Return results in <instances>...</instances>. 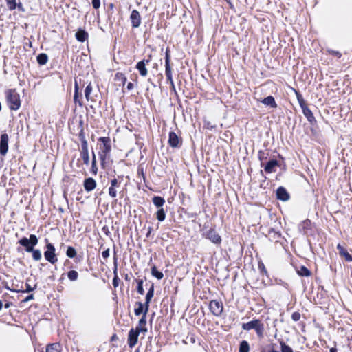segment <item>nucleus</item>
<instances>
[{
  "label": "nucleus",
  "mask_w": 352,
  "mask_h": 352,
  "mask_svg": "<svg viewBox=\"0 0 352 352\" xmlns=\"http://www.w3.org/2000/svg\"><path fill=\"white\" fill-rule=\"evenodd\" d=\"M38 241V238L34 234H30L29 239L23 237L19 241V244L25 248L26 252L32 253V258L36 261H40L42 257L41 252L34 249Z\"/></svg>",
  "instance_id": "f257e3e1"
},
{
  "label": "nucleus",
  "mask_w": 352,
  "mask_h": 352,
  "mask_svg": "<svg viewBox=\"0 0 352 352\" xmlns=\"http://www.w3.org/2000/svg\"><path fill=\"white\" fill-rule=\"evenodd\" d=\"M5 96L8 105L10 109L16 111L20 108V96L15 89H10L6 90Z\"/></svg>",
  "instance_id": "f03ea898"
},
{
  "label": "nucleus",
  "mask_w": 352,
  "mask_h": 352,
  "mask_svg": "<svg viewBox=\"0 0 352 352\" xmlns=\"http://www.w3.org/2000/svg\"><path fill=\"white\" fill-rule=\"evenodd\" d=\"M243 329L245 330L255 329L259 336H262L264 330L263 324L258 320H254L244 323L243 324Z\"/></svg>",
  "instance_id": "7ed1b4c3"
},
{
  "label": "nucleus",
  "mask_w": 352,
  "mask_h": 352,
  "mask_svg": "<svg viewBox=\"0 0 352 352\" xmlns=\"http://www.w3.org/2000/svg\"><path fill=\"white\" fill-rule=\"evenodd\" d=\"M99 141L102 142L100 155L101 159L104 160L111 150V140L109 138H100Z\"/></svg>",
  "instance_id": "20e7f679"
},
{
  "label": "nucleus",
  "mask_w": 352,
  "mask_h": 352,
  "mask_svg": "<svg viewBox=\"0 0 352 352\" xmlns=\"http://www.w3.org/2000/svg\"><path fill=\"white\" fill-rule=\"evenodd\" d=\"M47 250L44 252L45 258L50 263L54 264L57 261L55 254V248L52 243L46 245Z\"/></svg>",
  "instance_id": "39448f33"
},
{
  "label": "nucleus",
  "mask_w": 352,
  "mask_h": 352,
  "mask_svg": "<svg viewBox=\"0 0 352 352\" xmlns=\"http://www.w3.org/2000/svg\"><path fill=\"white\" fill-rule=\"evenodd\" d=\"M140 333V332L133 328L130 329L128 335V344L129 347L133 348L137 344Z\"/></svg>",
  "instance_id": "423d86ee"
},
{
  "label": "nucleus",
  "mask_w": 352,
  "mask_h": 352,
  "mask_svg": "<svg viewBox=\"0 0 352 352\" xmlns=\"http://www.w3.org/2000/svg\"><path fill=\"white\" fill-rule=\"evenodd\" d=\"M210 309L215 316H220L223 311V305L217 300H212L209 305Z\"/></svg>",
  "instance_id": "0eeeda50"
},
{
  "label": "nucleus",
  "mask_w": 352,
  "mask_h": 352,
  "mask_svg": "<svg viewBox=\"0 0 352 352\" xmlns=\"http://www.w3.org/2000/svg\"><path fill=\"white\" fill-rule=\"evenodd\" d=\"M8 140L9 138L6 133L1 135L0 140V153L1 155H6L8 150Z\"/></svg>",
  "instance_id": "6e6552de"
},
{
  "label": "nucleus",
  "mask_w": 352,
  "mask_h": 352,
  "mask_svg": "<svg viewBox=\"0 0 352 352\" xmlns=\"http://www.w3.org/2000/svg\"><path fill=\"white\" fill-rule=\"evenodd\" d=\"M168 144L173 148L179 147L182 145V140L175 132H170Z\"/></svg>",
  "instance_id": "1a4fd4ad"
},
{
  "label": "nucleus",
  "mask_w": 352,
  "mask_h": 352,
  "mask_svg": "<svg viewBox=\"0 0 352 352\" xmlns=\"http://www.w3.org/2000/svg\"><path fill=\"white\" fill-rule=\"evenodd\" d=\"M146 314L144 313L142 318L140 319L138 326L134 329L135 330L145 333L147 331V328L146 327Z\"/></svg>",
  "instance_id": "9d476101"
},
{
  "label": "nucleus",
  "mask_w": 352,
  "mask_h": 352,
  "mask_svg": "<svg viewBox=\"0 0 352 352\" xmlns=\"http://www.w3.org/2000/svg\"><path fill=\"white\" fill-rule=\"evenodd\" d=\"M130 19L133 28H138L140 26L141 23V18L138 11L136 10H133L131 12Z\"/></svg>",
  "instance_id": "9b49d317"
},
{
  "label": "nucleus",
  "mask_w": 352,
  "mask_h": 352,
  "mask_svg": "<svg viewBox=\"0 0 352 352\" xmlns=\"http://www.w3.org/2000/svg\"><path fill=\"white\" fill-rule=\"evenodd\" d=\"M149 63V60H142L139 61L136 64V69L139 71L140 74L142 76H146L148 74L147 69L146 68V64Z\"/></svg>",
  "instance_id": "f8f14e48"
},
{
  "label": "nucleus",
  "mask_w": 352,
  "mask_h": 352,
  "mask_svg": "<svg viewBox=\"0 0 352 352\" xmlns=\"http://www.w3.org/2000/svg\"><path fill=\"white\" fill-rule=\"evenodd\" d=\"M83 186L87 192H90L96 188V182L93 178L89 177L84 181Z\"/></svg>",
  "instance_id": "ddd939ff"
},
{
  "label": "nucleus",
  "mask_w": 352,
  "mask_h": 352,
  "mask_svg": "<svg viewBox=\"0 0 352 352\" xmlns=\"http://www.w3.org/2000/svg\"><path fill=\"white\" fill-rule=\"evenodd\" d=\"M277 198L281 201H287L289 198V194L287 190L283 188L279 187L276 190Z\"/></svg>",
  "instance_id": "4468645a"
},
{
  "label": "nucleus",
  "mask_w": 352,
  "mask_h": 352,
  "mask_svg": "<svg viewBox=\"0 0 352 352\" xmlns=\"http://www.w3.org/2000/svg\"><path fill=\"white\" fill-rule=\"evenodd\" d=\"M207 238L210 239L212 243L218 244L221 243V237L214 230H209L207 233Z\"/></svg>",
  "instance_id": "2eb2a0df"
},
{
  "label": "nucleus",
  "mask_w": 352,
  "mask_h": 352,
  "mask_svg": "<svg viewBox=\"0 0 352 352\" xmlns=\"http://www.w3.org/2000/svg\"><path fill=\"white\" fill-rule=\"evenodd\" d=\"M154 295V287L152 285L148 289L146 296V302H145V313H147L148 311L149 303Z\"/></svg>",
  "instance_id": "dca6fc26"
},
{
  "label": "nucleus",
  "mask_w": 352,
  "mask_h": 352,
  "mask_svg": "<svg viewBox=\"0 0 352 352\" xmlns=\"http://www.w3.org/2000/svg\"><path fill=\"white\" fill-rule=\"evenodd\" d=\"M277 166L278 162L276 160H270L267 163L266 166H265V170L268 173H274L276 171V168Z\"/></svg>",
  "instance_id": "f3484780"
},
{
  "label": "nucleus",
  "mask_w": 352,
  "mask_h": 352,
  "mask_svg": "<svg viewBox=\"0 0 352 352\" xmlns=\"http://www.w3.org/2000/svg\"><path fill=\"white\" fill-rule=\"evenodd\" d=\"M62 346L59 343L49 344L46 346L45 352H61Z\"/></svg>",
  "instance_id": "a211bd4d"
},
{
  "label": "nucleus",
  "mask_w": 352,
  "mask_h": 352,
  "mask_svg": "<svg viewBox=\"0 0 352 352\" xmlns=\"http://www.w3.org/2000/svg\"><path fill=\"white\" fill-rule=\"evenodd\" d=\"M301 108L304 116L309 122H312L314 120V116L311 111L307 107L305 104H301Z\"/></svg>",
  "instance_id": "6ab92c4d"
},
{
  "label": "nucleus",
  "mask_w": 352,
  "mask_h": 352,
  "mask_svg": "<svg viewBox=\"0 0 352 352\" xmlns=\"http://www.w3.org/2000/svg\"><path fill=\"white\" fill-rule=\"evenodd\" d=\"M261 102L263 104H265L266 106H270V107H271L272 108H276L277 107V104H276V103L275 102V100H274V97L271 96H267V97L263 98V100H261Z\"/></svg>",
  "instance_id": "aec40b11"
},
{
  "label": "nucleus",
  "mask_w": 352,
  "mask_h": 352,
  "mask_svg": "<svg viewBox=\"0 0 352 352\" xmlns=\"http://www.w3.org/2000/svg\"><path fill=\"white\" fill-rule=\"evenodd\" d=\"M165 67H166L165 73H166V76L167 78V80L171 84V85L173 87H174V82H173V76H172V69H171L170 63H165Z\"/></svg>",
  "instance_id": "412c9836"
},
{
  "label": "nucleus",
  "mask_w": 352,
  "mask_h": 352,
  "mask_svg": "<svg viewBox=\"0 0 352 352\" xmlns=\"http://www.w3.org/2000/svg\"><path fill=\"white\" fill-rule=\"evenodd\" d=\"M76 38L80 42H84L88 38V34L83 30H79L76 33Z\"/></svg>",
  "instance_id": "4be33fe9"
},
{
  "label": "nucleus",
  "mask_w": 352,
  "mask_h": 352,
  "mask_svg": "<svg viewBox=\"0 0 352 352\" xmlns=\"http://www.w3.org/2000/svg\"><path fill=\"white\" fill-rule=\"evenodd\" d=\"M153 204L158 208H163L162 206L165 204V200L162 197L155 196L153 199Z\"/></svg>",
  "instance_id": "5701e85b"
},
{
  "label": "nucleus",
  "mask_w": 352,
  "mask_h": 352,
  "mask_svg": "<svg viewBox=\"0 0 352 352\" xmlns=\"http://www.w3.org/2000/svg\"><path fill=\"white\" fill-rule=\"evenodd\" d=\"M337 249L339 250L340 254L344 256L347 261H352V256L346 251V250L340 245H337Z\"/></svg>",
  "instance_id": "b1692460"
},
{
  "label": "nucleus",
  "mask_w": 352,
  "mask_h": 352,
  "mask_svg": "<svg viewBox=\"0 0 352 352\" xmlns=\"http://www.w3.org/2000/svg\"><path fill=\"white\" fill-rule=\"evenodd\" d=\"M115 80L119 86H124L126 81V78L122 73H117L115 76Z\"/></svg>",
  "instance_id": "393cba45"
},
{
  "label": "nucleus",
  "mask_w": 352,
  "mask_h": 352,
  "mask_svg": "<svg viewBox=\"0 0 352 352\" xmlns=\"http://www.w3.org/2000/svg\"><path fill=\"white\" fill-rule=\"evenodd\" d=\"M145 310L144 305L140 302H136V307L135 308V314L140 316L144 314Z\"/></svg>",
  "instance_id": "a878e982"
},
{
  "label": "nucleus",
  "mask_w": 352,
  "mask_h": 352,
  "mask_svg": "<svg viewBox=\"0 0 352 352\" xmlns=\"http://www.w3.org/2000/svg\"><path fill=\"white\" fill-rule=\"evenodd\" d=\"M156 218L159 221H163L166 219V212L164 208H160L156 212Z\"/></svg>",
  "instance_id": "bb28decb"
},
{
  "label": "nucleus",
  "mask_w": 352,
  "mask_h": 352,
  "mask_svg": "<svg viewBox=\"0 0 352 352\" xmlns=\"http://www.w3.org/2000/svg\"><path fill=\"white\" fill-rule=\"evenodd\" d=\"M151 274L156 277L158 280H161L164 277V274L162 272L157 270L155 266L151 268Z\"/></svg>",
  "instance_id": "cd10ccee"
},
{
  "label": "nucleus",
  "mask_w": 352,
  "mask_h": 352,
  "mask_svg": "<svg viewBox=\"0 0 352 352\" xmlns=\"http://www.w3.org/2000/svg\"><path fill=\"white\" fill-rule=\"evenodd\" d=\"M48 60V57L45 54H40L37 56V61L40 65H45Z\"/></svg>",
  "instance_id": "c85d7f7f"
},
{
  "label": "nucleus",
  "mask_w": 352,
  "mask_h": 352,
  "mask_svg": "<svg viewBox=\"0 0 352 352\" xmlns=\"http://www.w3.org/2000/svg\"><path fill=\"white\" fill-rule=\"evenodd\" d=\"M298 274L301 276H309L311 275L310 271L305 266H301L300 270H298Z\"/></svg>",
  "instance_id": "c756f323"
},
{
  "label": "nucleus",
  "mask_w": 352,
  "mask_h": 352,
  "mask_svg": "<svg viewBox=\"0 0 352 352\" xmlns=\"http://www.w3.org/2000/svg\"><path fill=\"white\" fill-rule=\"evenodd\" d=\"M250 346L247 341L243 340L240 344L239 352H249Z\"/></svg>",
  "instance_id": "7c9ffc66"
},
{
  "label": "nucleus",
  "mask_w": 352,
  "mask_h": 352,
  "mask_svg": "<svg viewBox=\"0 0 352 352\" xmlns=\"http://www.w3.org/2000/svg\"><path fill=\"white\" fill-rule=\"evenodd\" d=\"M67 277L71 281H75L78 278V273L76 270H71L67 273Z\"/></svg>",
  "instance_id": "2f4dec72"
},
{
  "label": "nucleus",
  "mask_w": 352,
  "mask_h": 352,
  "mask_svg": "<svg viewBox=\"0 0 352 352\" xmlns=\"http://www.w3.org/2000/svg\"><path fill=\"white\" fill-rule=\"evenodd\" d=\"M8 8L10 10H13L16 8V0H6Z\"/></svg>",
  "instance_id": "473e14b6"
},
{
  "label": "nucleus",
  "mask_w": 352,
  "mask_h": 352,
  "mask_svg": "<svg viewBox=\"0 0 352 352\" xmlns=\"http://www.w3.org/2000/svg\"><path fill=\"white\" fill-rule=\"evenodd\" d=\"M92 86L91 85V84H89L86 88H85V96L87 99V100H89L90 99V95L92 92Z\"/></svg>",
  "instance_id": "72a5a7b5"
},
{
  "label": "nucleus",
  "mask_w": 352,
  "mask_h": 352,
  "mask_svg": "<svg viewBox=\"0 0 352 352\" xmlns=\"http://www.w3.org/2000/svg\"><path fill=\"white\" fill-rule=\"evenodd\" d=\"M66 254L69 258H74L76 255V251L73 247H68Z\"/></svg>",
  "instance_id": "f704fd0d"
},
{
  "label": "nucleus",
  "mask_w": 352,
  "mask_h": 352,
  "mask_svg": "<svg viewBox=\"0 0 352 352\" xmlns=\"http://www.w3.org/2000/svg\"><path fill=\"white\" fill-rule=\"evenodd\" d=\"M281 352H294L292 349L283 341L280 342Z\"/></svg>",
  "instance_id": "c9c22d12"
},
{
  "label": "nucleus",
  "mask_w": 352,
  "mask_h": 352,
  "mask_svg": "<svg viewBox=\"0 0 352 352\" xmlns=\"http://www.w3.org/2000/svg\"><path fill=\"white\" fill-rule=\"evenodd\" d=\"M81 157L85 164L88 165L89 164V152H81Z\"/></svg>",
  "instance_id": "e433bc0d"
},
{
  "label": "nucleus",
  "mask_w": 352,
  "mask_h": 352,
  "mask_svg": "<svg viewBox=\"0 0 352 352\" xmlns=\"http://www.w3.org/2000/svg\"><path fill=\"white\" fill-rule=\"evenodd\" d=\"M91 169H92L93 173L96 175L97 173V171H98V168L96 166V155H95L94 153H93V160H92V167H91Z\"/></svg>",
  "instance_id": "4c0bfd02"
},
{
  "label": "nucleus",
  "mask_w": 352,
  "mask_h": 352,
  "mask_svg": "<svg viewBox=\"0 0 352 352\" xmlns=\"http://www.w3.org/2000/svg\"><path fill=\"white\" fill-rule=\"evenodd\" d=\"M34 289H35V287H32L28 283H26V289H25V292H30L33 291ZM11 290L13 291V292H23L21 289H11Z\"/></svg>",
  "instance_id": "58836bf2"
},
{
  "label": "nucleus",
  "mask_w": 352,
  "mask_h": 352,
  "mask_svg": "<svg viewBox=\"0 0 352 352\" xmlns=\"http://www.w3.org/2000/svg\"><path fill=\"white\" fill-rule=\"evenodd\" d=\"M138 292L140 294H143L144 292V290L143 288V280H138Z\"/></svg>",
  "instance_id": "ea45409f"
},
{
  "label": "nucleus",
  "mask_w": 352,
  "mask_h": 352,
  "mask_svg": "<svg viewBox=\"0 0 352 352\" xmlns=\"http://www.w3.org/2000/svg\"><path fill=\"white\" fill-rule=\"evenodd\" d=\"M109 194L111 197L115 198L117 196V191L116 190V188L113 187H109Z\"/></svg>",
  "instance_id": "a19ab883"
},
{
  "label": "nucleus",
  "mask_w": 352,
  "mask_h": 352,
  "mask_svg": "<svg viewBox=\"0 0 352 352\" xmlns=\"http://www.w3.org/2000/svg\"><path fill=\"white\" fill-rule=\"evenodd\" d=\"M78 85L77 82H75V92H74V99L75 102H78Z\"/></svg>",
  "instance_id": "79ce46f5"
},
{
  "label": "nucleus",
  "mask_w": 352,
  "mask_h": 352,
  "mask_svg": "<svg viewBox=\"0 0 352 352\" xmlns=\"http://www.w3.org/2000/svg\"><path fill=\"white\" fill-rule=\"evenodd\" d=\"M92 6L95 9H98L100 6V0H92Z\"/></svg>",
  "instance_id": "37998d69"
},
{
  "label": "nucleus",
  "mask_w": 352,
  "mask_h": 352,
  "mask_svg": "<svg viewBox=\"0 0 352 352\" xmlns=\"http://www.w3.org/2000/svg\"><path fill=\"white\" fill-rule=\"evenodd\" d=\"M81 152H89L88 145L87 141H83L82 143V151Z\"/></svg>",
  "instance_id": "c03bdc74"
},
{
  "label": "nucleus",
  "mask_w": 352,
  "mask_h": 352,
  "mask_svg": "<svg viewBox=\"0 0 352 352\" xmlns=\"http://www.w3.org/2000/svg\"><path fill=\"white\" fill-rule=\"evenodd\" d=\"M170 51H169L168 49H166V57H165V63H170Z\"/></svg>",
  "instance_id": "a18cd8bd"
},
{
  "label": "nucleus",
  "mask_w": 352,
  "mask_h": 352,
  "mask_svg": "<svg viewBox=\"0 0 352 352\" xmlns=\"http://www.w3.org/2000/svg\"><path fill=\"white\" fill-rule=\"evenodd\" d=\"M300 318V315L299 313L298 312H294L292 314V318L294 320V321H298Z\"/></svg>",
  "instance_id": "49530a36"
},
{
  "label": "nucleus",
  "mask_w": 352,
  "mask_h": 352,
  "mask_svg": "<svg viewBox=\"0 0 352 352\" xmlns=\"http://www.w3.org/2000/svg\"><path fill=\"white\" fill-rule=\"evenodd\" d=\"M118 186H119V182L117 180V179H113L111 180L110 187L116 188V187H118Z\"/></svg>",
  "instance_id": "de8ad7c7"
},
{
  "label": "nucleus",
  "mask_w": 352,
  "mask_h": 352,
  "mask_svg": "<svg viewBox=\"0 0 352 352\" xmlns=\"http://www.w3.org/2000/svg\"><path fill=\"white\" fill-rule=\"evenodd\" d=\"M102 256L104 258H107L109 256V250L107 249L106 250L103 251Z\"/></svg>",
  "instance_id": "09e8293b"
},
{
  "label": "nucleus",
  "mask_w": 352,
  "mask_h": 352,
  "mask_svg": "<svg viewBox=\"0 0 352 352\" xmlns=\"http://www.w3.org/2000/svg\"><path fill=\"white\" fill-rule=\"evenodd\" d=\"M34 298V295L33 294H30L29 296H28L24 300H23V302H28L29 300H31Z\"/></svg>",
  "instance_id": "8fccbe9b"
},
{
  "label": "nucleus",
  "mask_w": 352,
  "mask_h": 352,
  "mask_svg": "<svg viewBox=\"0 0 352 352\" xmlns=\"http://www.w3.org/2000/svg\"><path fill=\"white\" fill-rule=\"evenodd\" d=\"M16 8H18V9L21 11H23V5L21 2H19V3H17V6Z\"/></svg>",
  "instance_id": "3c124183"
},
{
  "label": "nucleus",
  "mask_w": 352,
  "mask_h": 352,
  "mask_svg": "<svg viewBox=\"0 0 352 352\" xmlns=\"http://www.w3.org/2000/svg\"><path fill=\"white\" fill-rule=\"evenodd\" d=\"M331 53L333 55L338 56V57L341 56V54L338 51H331Z\"/></svg>",
  "instance_id": "603ef678"
},
{
  "label": "nucleus",
  "mask_w": 352,
  "mask_h": 352,
  "mask_svg": "<svg viewBox=\"0 0 352 352\" xmlns=\"http://www.w3.org/2000/svg\"><path fill=\"white\" fill-rule=\"evenodd\" d=\"M133 88V84L132 82H129L127 85V89L129 90H131Z\"/></svg>",
  "instance_id": "864d4df0"
},
{
  "label": "nucleus",
  "mask_w": 352,
  "mask_h": 352,
  "mask_svg": "<svg viewBox=\"0 0 352 352\" xmlns=\"http://www.w3.org/2000/svg\"><path fill=\"white\" fill-rule=\"evenodd\" d=\"M298 100H300L302 98L301 95L296 92Z\"/></svg>",
  "instance_id": "5fc2aeb1"
},
{
  "label": "nucleus",
  "mask_w": 352,
  "mask_h": 352,
  "mask_svg": "<svg viewBox=\"0 0 352 352\" xmlns=\"http://www.w3.org/2000/svg\"><path fill=\"white\" fill-rule=\"evenodd\" d=\"M300 105L301 106V104H305L304 100L302 98H301L300 100H298Z\"/></svg>",
  "instance_id": "6e6d98bb"
},
{
  "label": "nucleus",
  "mask_w": 352,
  "mask_h": 352,
  "mask_svg": "<svg viewBox=\"0 0 352 352\" xmlns=\"http://www.w3.org/2000/svg\"><path fill=\"white\" fill-rule=\"evenodd\" d=\"M330 352H337V349L336 348H331Z\"/></svg>",
  "instance_id": "4d7b16f0"
},
{
  "label": "nucleus",
  "mask_w": 352,
  "mask_h": 352,
  "mask_svg": "<svg viewBox=\"0 0 352 352\" xmlns=\"http://www.w3.org/2000/svg\"><path fill=\"white\" fill-rule=\"evenodd\" d=\"M259 268H260L261 270H264V269H265V267H264L263 264H261V265H259Z\"/></svg>",
  "instance_id": "13d9d810"
},
{
  "label": "nucleus",
  "mask_w": 352,
  "mask_h": 352,
  "mask_svg": "<svg viewBox=\"0 0 352 352\" xmlns=\"http://www.w3.org/2000/svg\"><path fill=\"white\" fill-rule=\"evenodd\" d=\"M116 284H117V282H116V280H115V279H114V280H113V285H114L115 287H116V285H117Z\"/></svg>",
  "instance_id": "bf43d9fd"
},
{
  "label": "nucleus",
  "mask_w": 352,
  "mask_h": 352,
  "mask_svg": "<svg viewBox=\"0 0 352 352\" xmlns=\"http://www.w3.org/2000/svg\"><path fill=\"white\" fill-rule=\"evenodd\" d=\"M116 284H117V282H116V280H115V279H114V280H113V285H114L115 287H116V285H117Z\"/></svg>",
  "instance_id": "052dcab7"
},
{
  "label": "nucleus",
  "mask_w": 352,
  "mask_h": 352,
  "mask_svg": "<svg viewBox=\"0 0 352 352\" xmlns=\"http://www.w3.org/2000/svg\"><path fill=\"white\" fill-rule=\"evenodd\" d=\"M2 308V302L0 300V310Z\"/></svg>",
  "instance_id": "680f3d73"
},
{
  "label": "nucleus",
  "mask_w": 352,
  "mask_h": 352,
  "mask_svg": "<svg viewBox=\"0 0 352 352\" xmlns=\"http://www.w3.org/2000/svg\"><path fill=\"white\" fill-rule=\"evenodd\" d=\"M151 228H149V230H148V234L151 232Z\"/></svg>",
  "instance_id": "e2e57ef3"
},
{
  "label": "nucleus",
  "mask_w": 352,
  "mask_h": 352,
  "mask_svg": "<svg viewBox=\"0 0 352 352\" xmlns=\"http://www.w3.org/2000/svg\"><path fill=\"white\" fill-rule=\"evenodd\" d=\"M112 340H116V336H113L112 337Z\"/></svg>",
  "instance_id": "0e129e2a"
}]
</instances>
